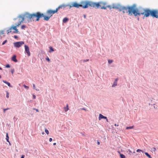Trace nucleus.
Wrapping results in <instances>:
<instances>
[{
    "label": "nucleus",
    "instance_id": "nucleus-48",
    "mask_svg": "<svg viewBox=\"0 0 158 158\" xmlns=\"http://www.w3.org/2000/svg\"><path fill=\"white\" fill-rule=\"evenodd\" d=\"M56 143H53V145H56Z\"/></svg>",
    "mask_w": 158,
    "mask_h": 158
},
{
    "label": "nucleus",
    "instance_id": "nucleus-28",
    "mask_svg": "<svg viewBox=\"0 0 158 158\" xmlns=\"http://www.w3.org/2000/svg\"><path fill=\"white\" fill-rule=\"evenodd\" d=\"M6 97L8 98L9 97V93L8 92H6Z\"/></svg>",
    "mask_w": 158,
    "mask_h": 158
},
{
    "label": "nucleus",
    "instance_id": "nucleus-35",
    "mask_svg": "<svg viewBox=\"0 0 158 158\" xmlns=\"http://www.w3.org/2000/svg\"><path fill=\"white\" fill-rule=\"evenodd\" d=\"M152 149H153V151L154 152L156 151V148H153Z\"/></svg>",
    "mask_w": 158,
    "mask_h": 158
},
{
    "label": "nucleus",
    "instance_id": "nucleus-34",
    "mask_svg": "<svg viewBox=\"0 0 158 158\" xmlns=\"http://www.w3.org/2000/svg\"><path fill=\"white\" fill-rule=\"evenodd\" d=\"M6 68H10V66L9 64H7L6 65Z\"/></svg>",
    "mask_w": 158,
    "mask_h": 158
},
{
    "label": "nucleus",
    "instance_id": "nucleus-18",
    "mask_svg": "<svg viewBox=\"0 0 158 158\" xmlns=\"http://www.w3.org/2000/svg\"><path fill=\"white\" fill-rule=\"evenodd\" d=\"M49 49H50V51H49V52H53L54 51L53 49L51 47H49Z\"/></svg>",
    "mask_w": 158,
    "mask_h": 158
},
{
    "label": "nucleus",
    "instance_id": "nucleus-39",
    "mask_svg": "<svg viewBox=\"0 0 158 158\" xmlns=\"http://www.w3.org/2000/svg\"><path fill=\"white\" fill-rule=\"evenodd\" d=\"M14 71V69H12L11 70V73H12V74L13 73Z\"/></svg>",
    "mask_w": 158,
    "mask_h": 158
},
{
    "label": "nucleus",
    "instance_id": "nucleus-32",
    "mask_svg": "<svg viewBox=\"0 0 158 158\" xmlns=\"http://www.w3.org/2000/svg\"><path fill=\"white\" fill-rule=\"evenodd\" d=\"M23 86L25 88L28 89L29 88L28 86H26L25 85H23Z\"/></svg>",
    "mask_w": 158,
    "mask_h": 158
},
{
    "label": "nucleus",
    "instance_id": "nucleus-8",
    "mask_svg": "<svg viewBox=\"0 0 158 158\" xmlns=\"http://www.w3.org/2000/svg\"><path fill=\"white\" fill-rule=\"evenodd\" d=\"M19 24H16L15 26L13 25L10 27V30H12L13 29L15 30V31H14L13 32V33H18V30L17 29V27H19Z\"/></svg>",
    "mask_w": 158,
    "mask_h": 158
},
{
    "label": "nucleus",
    "instance_id": "nucleus-10",
    "mask_svg": "<svg viewBox=\"0 0 158 158\" xmlns=\"http://www.w3.org/2000/svg\"><path fill=\"white\" fill-rule=\"evenodd\" d=\"M25 51L28 56H30V53L29 51V48L28 47L27 45H24Z\"/></svg>",
    "mask_w": 158,
    "mask_h": 158
},
{
    "label": "nucleus",
    "instance_id": "nucleus-37",
    "mask_svg": "<svg viewBox=\"0 0 158 158\" xmlns=\"http://www.w3.org/2000/svg\"><path fill=\"white\" fill-rule=\"evenodd\" d=\"M33 110H35L37 112H39V110L37 109H35V108H33Z\"/></svg>",
    "mask_w": 158,
    "mask_h": 158
},
{
    "label": "nucleus",
    "instance_id": "nucleus-45",
    "mask_svg": "<svg viewBox=\"0 0 158 158\" xmlns=\"http://www.w3.org/2000/svg\"><path fill=\"white\" fill-rule=\"evenodd\" d=\"M81 109L82 110H85V111H86V110L85 108H82Z\"/></svg>",
    "mask_w": 158,
    "mask_h": 158
},
{
    "label": "nucleus",
    "instance_id": "nucleus-53",
    "mask_svg": "<svg viewBox=\"0 0 158 158\" xmlns=\"http://www.w3.org/2000/svg\"><path fill=\"white\" fill-rule=\"evenodd\" d=\"M130 152H131V151L129 150Z\"/></svg>",
    "mask_w": 158,
    "mask_h": 158
},
{
    "label": "nucleus",
    "instance_id": "nucleus-25",
    "mask_svg": "<svg viewBox=\"0 0 158 158\" xmlns=\"http://www.w3.org/2000/svg\"><path fill=\"white\" fill-rule=\"evenodd\" d=\"M25 28H26V26L25 25H23L21 27V28L23 29H24Z\"/></svg>",
    "mask_w": 158,
    "mask_h": 158
},
{
    "label": "nucleus",
    "instance_id": "nucleus-43",
    "mask_svg": "<svg viewBox=\"0 0 158 158\" xmlns=\"http://www.w3.org/2000/svg\"><path fill=\"white\" fill-rule=\"evenodd\" d=\"M14 38H15V39H17L18 38V37L16 35H15L14 36Z\"/></svg>",
    "mask_w": 158,
    "mask_h": 158
},
{
    "label": "nucleus",
    "instance_id": "nucleus-36",
    "mask_svg": "<svg viewBox=\"0 0 158 158\" xmlns=\"http://www.w3.org/2000/svg\"><path fill=\"white\" fill-rule=\"evenodd\" d=\"M46 60H47L49 62L50 61V59H49V58L48 57L47 58H46Z\"/></svg>",
    "mask_w": 158,
    "mask_h": 158
},
{
    "label": "nucleus",
    "instance_id": "nucleus-50",
    "mask_svg": "<svg viewBox=\"0 0 158 158\" xmlns=\"http://www.w3.org/2000/svg\"><path fill=\"white\" fill-rule=\"evenodd\" d=\"M2 69L0 67V70H2Z\"/></svg>",
    "mask_w": 158,
    "mask_h": 158
},
{
    "label": "nucleus",
    "instance_id": "nucleus-31",
    "mask_svg": "<svg viewBox=\"0 0 158 158\" xmlns=\"http://www.w3.org/2000/svg\"><path fill=\"white\" fill-rule=\"evenodd\" d=\"M7 41L6 40L5 41H4L2 43V45H4L6 42Z\"/></svg>",
    "mask_w": 158,
    "mask_h": 158
},
{
    "label": "nucleus",
    "instance_id": "nucleus-23",
    "mask_svg": "<svg viewBox=\"0 0 158 158\" xmlns=\"http://www.w3.org/2000/svg\"><path fill=\"white\" fill-rule=\"evenodd\" d=\"M6 140L8 142H9V136H8V134H6Z\"/></svg>",
    "mask_w": 158,
    "mask_h": 158
},
{
    "label": "nucleus",
    "instance_id": "nucleus-42",
    "mask_svg": "<svg viewBox=\"0 0 158 158\" xmlns=\"http://www.w3.org/2000/svg\"><path fill=\"white\" fill-rule=\"evenodd\" d=\"M52 138H50L49 139V141L50 142H51L52 141Z\"/></svg>",
    "mask_w": 158,
    "mask_h": 158
},
{
    "label": "nucleus",
    "instance_id": "nucleus-27",
    "mask_svg": "<svg viewBox=\"0 0 158 158\" xmlns=\"http://www.w3.org/2000/svg\"><path fill=\"white\" fill-rule=\"evenodd\" d=\"M108 62L110 64L113 62V60H108Z\"/></svg>",
    "mask_w": 158,
    "mask_h": 158
},
{
    "label": "nucleus",
    "instance_id": "nucleus-3",
    "mask_svg": "<svg viewBox=\"0 0 158 158\" xmlns=\"http://www.w3.org/2000/svg\"><path fill=\"white\" fill-rule=\"evenodd\" d=\"M135 5L128 7H121L120 8V11H122L123 13H128L129 15H132L133 14L135 16H136V8H135Z\"/></svg>",
    "mask_w": 158,
    "mask_h": 158
},
{
    "label": "nucleus",
    "instance_id": "nucleus-21",
    "mask_svg": "<svg viewBox=\"0 0 158 158\" xmlns=\"http://www.w3.org/2000/svg\"><path fill=\"white\" fill-rule=\"evenodd\" d=\"M145 154L149 158H152L151 156L149 155L147 152H145Z\"/></svg>",
    "mask_w": 158,
    "mask_h": 158
},
{
    "label": "nucleus",
    "instance_id": "nucleus-47",
    "mask_svg": "<svg viewBox=\"0 0 158 158\" xmlns=\"http://www.w3.org/2000/svg\"><path fill=\"white\" fill-rule=\"evenodd\" d=\"M97 143H98V145H99L100 144V142H98Z\"/></svg>",
    "mask_w": 158,
    "mask_h": 158
},
{
    "label": "nucleus",
    "instance_id": "nucleus-20",
    "mask_svg": "<svg viewBox=\"0 0 158 158\" xmlns=\"http://www.w3.org/2000/svg\"><path fill=\"white\" fill-rule=\"evenodd\" d=\"M106 6V8L107 7H108V8H109L110 9H111V8H115L114 7H112L110 5Z\"/></svg>",
    "mask_w": 158,
    "mask_h": 158
},
{
    "label": "nucleus",
    "instance_id": "nucleus-30",
    "mask_svg": "<svg viewBox=\"0 0 158 158\" xmlns=\"http://www.w3.org/2000/svg\"><path fill=\"white\" fill-rule=\"evenodd\" d=\"M136 152H143V151H142L141 150L139 149H137L136 151Z\"/></svg>",
    "mask_w": 158,
    "mask_h": 158
},
{
    "label": "nucleus",
    "instance_id": "nucleus-6",
    "mask_svg": "<svg viewBox=\"0 0 158 158\" xmlns=\"http://www.w3.org/2000/svg\"><path fill=\"white\" fill-rule=\"evenodd\" d=\"M56 13V12L55 10H47L46 12L47 15H44V16H42V17H44V20L48 21L53 15Z\"/></svg>",
    "mask_w": 158,
    "mask_h": 158
},
{
    "label": "nucleus",
    "instance_id": "nucleus-24",
    "mask_svg": "<svg viewBox=\"0 0 158 158\" xmlns=\"http://www.w3.org/2000/svg\"><path fill=\"white\" fill-rule=\"evenodd\" d=\"M45 131L47 135H48L49 134V131L47 129H45Z\"/></svg>",
    "mask_w": 158,
    "mask_h": 158
},
{
    "label": "nucleus",
    "instance_id": "nucleus-12",
    "mask_svg": "<svg viewBox=\"0 0 158 158\" xmlns=\"http://www.w3.org/2000/svg\"><path fill=\"white\" fill-rule=\"evenodd\" d=\"M102 118H106V117L102 115L101 114H99V116L98 117V119L99 120H100Z\"/></svg>",
    "mask_w": 158,
    "mask_h": 158
},
{
    "label": "nucleus",
    "instance_id": "nucleus-4",
    "mask_svg": "<svg viewBox=\"0 0 158 158\" xmlns=\"http://www.w3.org/2000/svg\"><path fill=\"white\" fill-rule=\"evenodd\" d=\"M89 7H94L95 9H98L99 8L105 10L106 9V3L104 2H94L89 1Z\"/></svg>",
    "mask_w": 158,
    "mask_h": 158
},
{
    "label": "nucleus",
    "instance_id": "nucleus-54",
    "mask_svg": "<svg viewBox=\"0 0 158 158\" xmlns=\"http://www.w3.org/2000/svg\"><path fill=\"white\" fill-rule=\"evenodd\" d=\"M82 135H84V134H82Z\"/></svg>",
    "mask_w": 158,
    "mask_h": 158
},
{
    "label": "nucleus",
    "instance_id": "nucleus-1",
    "mask_svg": "<svg viewBox=\"0 0 158 158\" xmlns=\"http://www.w3.org/2000/svg\"><path fill=\"white\" fill-rule=\"evenodd\" d=\"M136 16L140 15H144L145 17H148L150 15L153 17L156 18V10H150L148 9H144L143 8H136Z\"/></svg>",
    "mask_w": 158,
    "mask_h": 158
},
{
    "label": "nucleus",
    "instance_id": "nucleus-26",
    "mask_svg": "<svg viewBox=\"0 0 158 158\" xmlns=\"http://www.w3.org/2000/svg\"><path fill=\"white\" fill-rule=\"evenodd\" d=\"M10 30V29L8 30L7 31H8L7 34H8L9 33L11 32V30Z\"/></svg>",
    "mask_w": 158,
    "mask_h": 158
},
{
    "label": "nucleus",
    "instance_id": "nucleus-33",
    "mask_svg": "<svg viewBox=\"0 0 158 158\" xmlns=\"http://www.w3.org/2000/svg\"><path fill=\"white\" fill-rule=\"evenodd\" d=\"M156 18H158V11L157 10H156Z\"/></svg>",
    "mask_w": 158,
    "mask_h": 158
},
{
    "label": "nucleus",
    "instance_id": "nucleus-11",
    "mask_svg": "<svg viewBox=\"0 0 158 158\" xmlns=\"http://www.w3.org/2000/svg\"><path fill=\"white\" fill-rule=\"evenodd\" d=\"M67 6H68L67 5H63V4L60 5L57 8H56V10H55L56 11V12H57V11L60 9L64 8H65Z\"/></svg>",
    "mask_w": 158,
    "mask_h": 158
},
{
    "label": "nucleus",
    "instance_id": "nucleus-38",
    "mask_svg": "<svg viewBox=\"0 0 158 158\" xmlns=\"http://www.w3.org/2000/svg\"><path fill=\"white\" fill-rule=\"evenodd\" d=\"M89 60H83V61L84 62H87V61H89Z\"/></svg>",
    "mask_w": 158,
    "mask_h": 158
},
{
    "label": "nucleus",
    "instance_id": "nucleus-15",
    "mask_svg": "<svg viewBox=\"0 0 158 158\" xmlns=\"http://www.w3.org/2000/svg\"><path fill=\"white\" fill-rule=\"evenodd\" d=\"M3 82L4 83H5L7 85L9 86L10 87H12V86H11L10 85V83L9 82H8L6 81H4V80H3Z\"/></svg>",
    "mask_w": 158,
    "mask_h": 158
},
{
    "label": "nucleus",
    "instance_id": "nucleus-49",
    "mask_svg": "<svg viewBox=\"0 0 158 158\" xmlns=\"http://www.w3.org/2000/svg\"><path fill=\"white\" fill-rule=\"evenodd\" d=\"M84 18H86V15H84Z\"/></svg>",
    "mask_w": 158,
    "mask_h": 158
},
{
    "label": "nucleus",
    "instance_id": "nucleus-19",
    "mask_svg": "<svg viewBox=\"0 0 158 158\" xmlns=\"http://www.w3.org/2000/svg\"><path fill=\"white\" fill-rule=\"evenodd\" d=\"M120 155L121 158H126L125 156L123 155V154H120Z\"/></svg>",
    "mask_w": 158,
    "mask_h": 158
},
{
    "label": "nucleus",
    "instance_id": "nucleus-51",
    "mask_svg": "<svg viewBox=\"0 0 158 158\" xmlns=\"http://www.w3.org/2000/svg\"><path fill=\"white\" fill-rule=\"evenodd\" d=\"M157 108L156 106V107H155V106H154V108Z\"/></svg>",
    "mask_w": 158,
    "mask_h": 158
},
{
    "label": "nucleus",
    "instance_id": "nucleus-2",
    "mask_svg": "<svg viewBox=\"0 0 158 158\" xmlns=\"http://www.w3.org/2000/svg\"><path fill=\"white\" fill-rule=\"evenodd\" d=\"M25 14V17L28 22L35 21V18H36L35 21H39L40 19L44 16V14L40 12H37L36 13L30 14L26 13Z\"/></svg>",
    "mask_w": 158,
    "mask_h": 158
},
{
    "label": "nucleus",
    "instance_id": "nucleus-40",
    "mask_svg": "<svg viewBox=\"0 0 158 158\" xmlns=\"http://www.w3.org/2000/svg\"><path fill=\"white\" fill-rule=\"evenodd\" d=\"M35 85L34 84H33V88L34 89H35Z\"/></svg>",
    "mask_w": 158,
    "mask_h": 158
},
{
    "label": "nucleus",
    "instance_id": "nucleus-55",
    "mask_svg": "<svg viewBox=\"0 0 158 158\" xmlns=\"http://www.w3.org/2000/svg\"><path fill=\"white\" fill-rule=\"evenodd\" d=\"M115 126H116V124H115Z\"/></svg>",
    "mask_w": 158,
    "mask_h": 158
},
{
    "label": "nucleus",
    "instance_id": "nucleus-5",
    "mask_svg": "<svg viewBox=\"0 0 158 158\" xmlns=\"http://www.w3.org/2000/svg\"><path fill=\"white\" fill-rule=\"evenodd\" d=\"M71 7H74L77 8L81 7L83 8H86L89 7V1H84L80 2V4H78L76 2H74L72 3L71 6H70V8Z\"/></svg>",
    "mask_w": 158,
    "mask_h": 158
},
{
    "label": "nucleus",
    "instance_id": "nucleus-13",
    "mask_svg": "<svg viewBox=\"0 0 158 158\" xmlns=\"http://www.w3.org/2000/svg\"><path fill=\"white\" fill-rule=\"evenodd\" d=\"M12 60L15 62H17V60L16 59V56L14 55L12 58Z\"/></svg>",
    "mask_w": 158,
    "mask_h": 158
},
{
    "label": "nucleus",
    "instance_id": "nucleus-22",
    "mask_svg": "<svg viewBox=\"0 0 158 158\" xmlns=\"http://www.w3.org/2000/svg\"><path fill=\"white\" fill-rule=\"evenodd\" d=\"M133 127H134V126H131V127H127L126 128V129H131L133 128Z\"/></svg>",
    "mask_w": 158,
    "mask_h": 158
},
{
    "label": "nucleus",
    "instance_id": "nucleus-44",
    "mask_svg": "<svg viewBox=\"0 0 158 158\" xmlns=\"http://www.w3.org/2000/svg\"><path fill=\"white\" fill-rule=\"evenodd\" d=\"M25 156L24 155H22L21 158H24Z\"/></svg>",
    "mask_w": 158,
    "mask_h": 158
},
{
    "label": "nucleus",
    "instance_id": "nucleus-7",
    "mask_svg": "<svg viewBox=\"0 0 158 158\" xmlns=\"http://www.w3.org/2000/svg\"><path fill=\"white\" fill-rule=\"evenodd\" d=\"M25 16V14H24L23 15H20L18 16L15 19V20H17L18 21L17 24H19V26H20L22 23L25 19H26Z\"/></svg>",
    "mask_w": 158,
    "mask_h": 158
},
{
    "label": "nucleus",
    "instance_id": "nucleus-29",
    "mask_svg": "<svg viewBox=\"0 0 158 158\" xmlns=\"http://www.w3.org/2000/svg\"><path fill=\"white\" fill-rule=\"evenodd\" d=\"M9 108H7L6 109H3V112H4L5 113L6 110H9Z\"/></svg>",
    "mask_w": 158,
    "mask_h": 158
},
{
    "label": "nucleus",
    "instance_id": "nucleus-41",
    "mask_svg": "<svg viewBox=\"0 0 158 158\" xmlns=\"http://www.w3.org/2000/svg\"><path fill=\"white\" fill-rule=\"evenodd\" d=\"M33 99H35L36 98V96L35 95H33Z\"/></svg>",
    "mask_w": 158,
    "mask_h": 158
},
{
    "label": "nucleus",
    "instance_id": "nucleus-46",
    "mask_svg": "<svg viewBox=\"0 0 158 158\" xmlns=\"http://www.w3.org/2000/svg\"><path fill=\"white\" fill-rule=\"evenodd\" d=\"M105 119H106V122H108V119L107 118H105Z\"/></svg>",
    "mask_w": 158,
    "mask_h": 158
},
{
    "label": "nucleus",
    "instance_id": "nucleus-14",
    "mask_svg": "<svg viewBox=\"0 0 158 158\" xmlns=\"http://www.w3.org/2000/svg\"><path fill=\"white\" fill-rule=\"evenodd\" d=\"M118 78H116L115 80V81L114 82V83L113 84L112 87H114L115 86L117 85V81H118Z\"/></svg>",
    "mask_w": 158,
    "mask_h": 158
},
{
    "label": "nucleus",
    "instance_id": "nucleus-52",
    "mask_svg": "<svg viewBox=\"0 0 158 158\" xmlns=\"http://www.w3.org/2000/svg\"><path fill=\"white\" fill-rule=\"evenodd\" d=\"M42 134L44 135V132L42 133Z\"/></svg>",
    "mask_w": 158,
    "mask_h": 158
},
{
    "label": "nucleus",
    "instance_id": "nucleus-9",
    "mask_svg": "<svg viewBox=\"0 0 158 158\" xmlns=\"http://www.w3.org/2000/svg\"><path fill=\"white\" fill-rule=\"evenodd\" d=\"M24 44V42H23L20 41L15 43H14V45L16 47L19 48Z\"/></svg>",
    "mask_w": 158,
    "mask_h": 158
},
{
    "label": "nucleus",
    "instance_id": "nucleus-17",
    "mask_svg": "<svg viewBox=\"0 0 158 158\" xmlns=\"http://www.w3.org/2000/svg\"><path fill=\"white\" fill-rule=\"evenodd\" d=\"M69 20V19L67 18H64L63 20V22L64 23H65L67 21Z\"/></svg>",
    "mask_w": 158,
    "mask_h": 158
},
{
    "label": "nucleus",
    "instance_id": "nucleus-16",
    "mask_svg": "<svg viewBox=\"0 0 158 158\" xmlns=\"http://www.w3.org/2000/svg\"><path fill=\"white\" fill-rule=\"evenodd\" d=\"M64 109L65 112L69 110V106H68V104H67L66 107H64Z\"/></svg>",
    "mask_w": 158,
    "mask_h": 158
}]
</instances>
